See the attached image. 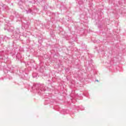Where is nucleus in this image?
Segmentation results:
<instances>
[{
	"instance_id": "nucleus-1",
	"label": "nucleus",
	"mask_w": 126,
	"mask_h": 126,
	"mask_svg": "<svg viewBox=\"0 0 126 126\" xmlns=\"http://www.w3.org/2000/svg\"><path fill=\"white\" fill-rule=\"evenodd\" d=\"M96 81H97V82H99V81H98V80H97Z\"/></svg>"
}]
</instances>
